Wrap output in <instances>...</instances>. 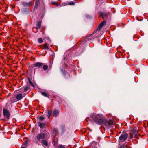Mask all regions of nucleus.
Here are the masks:
<instances>
[{
	"mask_svg": "<svg viewBox=\"0 0 148 148\" xmlns=\"http://www.w3.org/2000/svg\"><path fill=\"white\" fill-rule=\"evenodd\" d=\"M32 3V2H30L28 3H26L25 2H23L22 3V5L24 6H27L30 5Z\"/></svg>",
	"mask_w": 148,
	"mask_h": 148,
	"instance_id": "nucleus-12",
	"label": "nucleus"
},
{
	"mask_svg": "<svg viewBox=\"0 0 148 148\" xmlns=\"http://www.w3.org/2000/svg\"><path fill=\"white\" fill-rule=\"evenodd\" d=\"M52 4L53 5H56L57 6L58 5V3L57 2H54L52 3Z\"/></svg>",
	"mask_w": 148,
	"mask_h": 148,
	"instance_id": "nucleus-25",
	"label": "nucleus"
},
{
	"mask_svg": "<svg viewBox=\"0 0 148 148\" xmlns=\"http://www.w3.org/2000/svg\"><path fill=\"white\" fill-rule=\"evenodd\" d=\"M42 95H43L44 96L46 97H48V95L44 92H42L41 93Z\"/></svg>",
	"mask_w": 148,
	"mask_h": 148,
	"instance_id": "nucleus-18",
	"label": "nucleus"
},
{
	"mask_svg": "<svg viewBox=\"0 0 148 148\" xmlns=\"http://www.w3.org/2000/svg\"><path fill=\"white\" fill-rule=\"evenodd\" d=\"M43 49H45L46 50H48L49 48L47 43L45 42L43 45Z\"/></svg>",
	"mask_w": 148,
	"mask_h": 148,
	"instance_id": "nucleus-14",
	"label": "nucleus"
},
{
	"mask_svg": "<svg viewBox=\"0 0 148 148\" xmlns=\"http://www.w3.org/2000/svg\"><path fill=\"white\" fill-rule=\"evenodd\" d=\"M29 89V87L27 86H25L24 88V91L25 92L27 91Z\"/></svg>",
	"mask_w": 148,
	"mask_h": 148,
	"instance_id": "nucleus-21",
	"label": "nucleus"
},
{
	"mask_svg": "<svg viewBox=\"0 0 148 148\" xmlns=\"http://www.w3.org/2000/svg\"><path fill=\"white\" fill-rule=\"evenodd\" d=\"M130 137L131 138H132L133 137V135H132V134H130Z\"/></svg>",
	"mask_w": 148,
	"mask_h": 148,
	"instance_id": "nucleus-28",
	"label": "nucleus"
},
{
	"mask_svg": "<svg viewBox=\"0 0 148 148\" xmlns=\"http://www.w3.org/2000/svg\"><path fill=\"white\" fill-rule=\"evenodd\" d=\"M59 112L56 110H54L53 112V114L54 116L56 117L58 115Z\"/></svg>",
	"mask_w": 148,
	"mask_h": 148,
	"instance_id": "nucleus-10",
	"label": "nucleus"
},
{
	"mask_svg": "<svg viewBox=\"0 0 148 148\" xmlns=\"http://www.w3.org/2000/svg\"><path fill=\"white\" fill-rule=\"evenodd\" d=\"M132 132L135 135L137 133V132L135 129H133L132 130Z\"/></svg>",
	"mask_w": 148,
	"mask_h": 148,
	"instance_id": "nucleus-22",
	"label": "nucleus"
},
{
	"mask_svg": "<svg viewBox=\"0 0 148 148\" xmlns=\"http://www.w3.org/2000/svg\"><path fill=\"white\" fill-rule=\"evenodd\" d=\"M41 25V22L40 21H38L37 22L36 24V29H40Z\"/></svg>",
	"mask_w": 148,
	"mask_h": 148,
	"instance_id": "nucleus-13",
	"label": "nucleus"
},
{
	"mask_svg": "<svg viewBox=\"0 0 148 148\" xmlns=\"http://www.w3.org/2000/svg\"><path fill=\"white\" fill-rule=\"evenodd\" d=\"M106 21H103L101 22L99 25L98 29H97L96 30L98 31L99 29V31L101 28L102 27L106 24Z\"/></svg>",
	"mask_w": 148,
	"mask_h": 148,
	"instance_id": "nucleus-8",
	"label": "nucleus"
},
{
	"mask_svg": "<svg viewBox=\"0 0 148 148\" xmlns=\"http://www.w3.org/2000/svg\"><path fill=\"white\" fill-rule=\"evenodd\" d=\"M21 148H25L24 147H21Z\"/></svg>",
	"mask_w": 148,
	"mask_h": 148,
	"instance_id": "nucleus-29",
	"label": "nucleus"
},
{
	"mask_svg": "<svg viewBox=\"0 0 148 148\" xmlns=\"http://www.w3.org/2000/svg\"><path fill=\"white\" fill-rule=\"evenodd\" d=\"M45 135L43 133H41L39 134L36 137V138L38 140L42 139L44 138Z\"/></svg>",
	"mask_w": 148,
	"mask_h": 148,
	"instance_id": "nucleus-5",
	"label": "nucleus"
},
{
	"mask_svg": "<svg viewBox=\"0 0 148 148\" xmlns=\"http://www.w3.org/2000/svg\"><path fill=\"white\" fill-rule=\"evenodd\" d=\"M28 81H29V84L33 86V87H34V84L31 81L30 79L29 78H28Z\"/></svg>",
	"mask_w": 148,
	"mask_h": 148,
	"instance_id": "nucleus-17",
	"label": "nucleus"
},
{
	"mask_svg": "<svg viewBox=\"0 0 148 148\" xmlns=\"http://www.w3.org/2000/svg\"><path fill=\"white\" fill-rule=\"evenodd\" d=\"M43 69L44 70H46L47 69L48 66L47 65H43Z\"/></svg>",
	"mask_w": 148,
	"mask_h": 148,
	"instance_id": "nucleus-16",
	"label": "nucleus"
},
{
	"mask_svg": "<svg viewBox=\"0 0 148 148\" xmlns=\"http://www.w3.org/2000/svg\"><path fill=\"white\" fill-rule=\"evenodd\" d=\"M113 124V122L112 120L107 121L104 123V124L105 125L108 127H109L110 126L112 125Z\"/></svg>",
	"mask_w": 148,
	"mask_h": 148,
	"instance_id": "nucleus-6",
	"label": "nucleus"
},
{
	"mask_svg": "<svg viewBox=\"0 0 148 148\" xmlns=\"http://www.w3.org/2000/svg\"><path fill=\"white\" fill-rule=\"evenodd\" d=\"M51 114V112L50 111H48V112L47 116L48 118H49Z\"/></svg>",
	"mask_w": 148,
	"mask_h": 148,
	"instance_id": "nucleus-19",
	"label": "nucleus"
},
{
	"mask_svg": "<svg viewBox=\"0 0 148 148\" xmlns=\"http://www.w3.org/2000/svg\"><path fill=\"white\" fill-rule=\"evenodd\" d=\"M38 7V5L37 3L36 2L35 3V5L34 6V10H35V9H36Z\"/></svg>",
	"mask_w": 148,
	"mask_h": 148,
	"instance_id": "nucleus-24",
	"label": "nucleus"
},
{
	"mask_svg": "<svg viewBox=\"0 0 148 148\" xmlns=\"http://www.w3.org/2000/svg\"><path fill=\"white\" fill-rule=\"evenodd\" d=\"M68 4L69 5H72L74 4V3L73 2H70L68 3Z\"/></svg>",
	"mask_w": 148,
	"mask_h": 148,
	"instance_id": "nucleus-26",
	"label": "nucleus"
},
{
	"mask_svg": "<svg viewBox=\"0 0 148 148\" xmlns=\"http://www.w3.org/2000/svg\"><path fill=\"white\" fill-rule=\"evenodd\" d=\"M3 116L7 119H8L10 116V113L9 111L7 109L4 108L3 110Z\"/></svg>",
	"mask_w": 148,
	"mask_h": 148,
	"instance_id": "nucleus-2",
	"label": "nucleus"
},
{
	"mask_svg": "<svg viewBox=\"0 0 148 148\" xmlns=\"http://www.w3.org/2000/svg\"><path fill=\"white\" fill-rule=\"evenodd\" d=\"M39 119L40 120H42L44 119V118L42 116H40L39 117Z\"/></svg>",
	"mask_w": 148,
	"mask_h": 148,
	"instance_id": "nucleus-27",
	"label": "nucleus"
},
{
	"mask_svg": "<svg viewBox=\"0 0 148 148\" xmlns=\"http://www.w3.org/2000/svg\"><path fill=\"white\" fill-rule=\"evenodd\" d=\"M38 42L40 43H42L43 41L42 38H39L38 39Z\"/></svg>",
	"mask_w": 148,
	"mask_h": 148,
	"instance_id": "nucleus-20",
	"label": "nucleus"
},
{
	"mask_svg": "<svg viewBox=\"0 0 148 148\" xmlns=\"http://www.w3.org/2000/svg\"><path fill=\"white\" fill-rule=\"evenodd\" d=\"M38 125L41 128H44L45 126V124L44 123H38Z\"/></svg>",
	"mask_w": 148,
	"mask_h": 148,
	"instance_id": "nucleus-11",
	"label": "nucleus"
},
{
	"mask_svg": "<svg viewBox=\"0 0 148 148\" xmlns=\"http://www.w3.org/2000/svg\"><path fill=\"white\" fill-rule=\"evenodd\" d=\"M100 15L103 18H105L107 16V14L105 12H101L99 13Z\"/></svg>",
	"mask_w": 148,
	"mask_h": 148,
	"instance_id": "nucleus-9",
	"label": "nucleus"
},
{
	"mask_svg": "<svg viewBox=\"0 0 148 148\" xmlns=\"http://www.w3.org/2000/svg\"><path fill=\"white\" fill-rule=\"evenodd\" d=\"M43 64L41 62H36L34 64V66L38 68H41L43 65Z\"/></svg>",
	"mask_w": 148,
	"mask_h": 148,
	"instance_id": "nucleus-7",
	"label": "nucleus"
},
{
	"mask_svg": "<svg viewBox=\"0 0 148 148\" xmlns=\"http://www.w3.org/2000/svg\"><path fill=\"white\" fill-rule=\"evenodd\" d=\"M42 143L44 145H45V146H47L48 145L47 143L45 140H42Z\"/></svg>",
	"mask_w": 148,
	"mask_h": 148,
	"instance_id": "nucleus-15",
	"label": "nucleus"
},
{
	"mask_svg": "<svg viewBox=\"0 0 148 148\" xmlns=\"http://www.w3.org/2000/svg\"><path fill=\"white\" fill-rule=\"evenodd\" d=\"M90 119L91 121L94 122L96 124L101 125L104 121L103 116L101 114L94 113L90 116Z\"/></svg>",
	"mask_w": 148,
	"mask_h": 148,
	"instance_id": "nucleus-1",
	"label": "nucleus"
},
{
	"mask_svg": "<svg viewBox=\"0 0 148 148\" xmlns=\"http://www.w3.org/2000/svg\"><path fill=\"white\" fill-rule=\"evenodd\" d=\"M59 148H65L64 146L63 145H59L58 146Z\"/></svg>",
	"mask_w": 148,
	"mask_h": 148,
	"instance_id": "nucleus-23",
	"label": "nucleus"
},
{
	"mask_svg": "<svg viewBox=\"0 0 148 148\" xmlns=\"http://www.w3.org/2000/svg\"><path fill=\"white\" fill-rule=\"evenodd\" d=\"M25 96V93L23 94L19 93L17 94L16 96V99L18 101H19L23 97Z\"/></svg>",
	"mask_w": 148,
	"mask_h": 148,
	"instance_id": "nucleus-4",
	"label": "nucleus"
},
{
	"mask_svg": "<svg viewBox=\"0 0 148 148\" xmlns=\"http://www.w3.org/2000/svg\"><path fill=\"white\" fill-rule=\"evenodd\" d=\"M127 134H125L121 135L119 138V142H122L124 141L127 139Z\"/></svg>",
	"mask_w": 148,
	"mask_h": 148,
	"instance_id": "nucleus-3",
	"label": "nucleus"
}]
</instances>
